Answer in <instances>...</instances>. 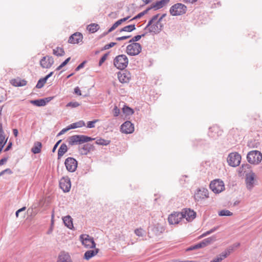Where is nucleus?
<instances>
[{"label":"nucleus","instance_id":"obj_5","mask_svg":"<svg viewBox=\"0 0 262 262\" xmlns=\"http://www.w3.org/2000/svg\"><path fill=\"white\" fill-rule=\"evenodd\" d=\"M241 161V156L237 152H231L227 157V162L230 166H238Z\"/></svg>","mask_w":262,"mask_h":262},{"label":"nucleus","instance_id":"obj_22","mask_svg":"<svg viewBox=\"0 0 262 262\" xmlns=\"http://www.w3.org/2000/svg\"><path fill=\"white\" fill-rule=\"evenodd\" d=\"M232 249H229L223 252L220 255L214 258L212 262H220L222 261L224 258H226L231 252Z\"/></svg>","mask_w":262,"mask_h":262},{"label":"nucleus","instance_id":"obj_35","mask_svg":"<svg viewBox=\"0 0 262 262\" xmlns=\"http://www.w3.org/2000/svg\"><path fill=\"white\" fill-rule=\"evenodd\" d=\"M53 53L57 56H62L64 55V51L62 48L56 47L53 49Z\"/></svg>","mask_w":262,"mask_h":262},{"label":"nucleus","instance_id":"obj_7","mask_svg":"<svg viewBox=\"0 0 262 262\" xmlns=\"http://www.w3.org/2000/svg\"><path fill=\"white\" fill-rule=\"evenodd\" d=\"M209 186L210 189L215 193H219L225 189L223 181L219 179L212 181Z\"/></svg>","mask_w":262,"mask_h":262},{"label":"nucleus","instance_id":"obj_46","mask_svg":"<svg viewBox=\"0 0 262 262\" xmlns=\"http://www.w3.org/2000/svg\"><path fill=\"white\" fill-rule=\"evenodd\" d=\"M158 16H159V14H157V15H154L152 18L148 21L147 25H146V27H145V29H147V28H148V27H149L152 23L154 21L157 20L158 18Z\"/></svg>","mask_w":262,"mask_h":262},{"label":"nucleus","instance_id":"obj_48","mask_svg":"<svg viewBox=\"0 0 262 262\" xmlns=\"http://www.w3.org/2000/svg\"><path fill=\"white\" fill-rule=\"evenodd\" d=\"M120 110L115 105L113 110V113L115 117H118L120 114Z\"/></svg>","mask_w":262,"mask_h":262},{"label":"nucleus","instance_id":"obj_13","mask_svg":"<svg viewBox=\"0 0 262 262\" xmlns=\"http://www.w3.org/2000/svg\"><path fill=\"white\" fill-rule=\"evenodd\" d=\"M183 215L180 212H174L170 214L168 217V221L170 224H178L182 219H183Z\"/></svg>","mask_w":262,"mask_h":262},{"label":"nucleus","instance_id":"obj_45","mask_svg":"<svg viewBox=\"0 0 262 262\" xmlns=\"http://www.w3.org/2000/svg\"><path fill=\"white\" fill-rule=\"evenodd\" d=\"M80 105V104L76 101L75 102H70L68 103H67L66 106L67 107H71L72 108H75L79 106Z\"/></svg>","mask_w":262,"mask_h":262},{"label":"nucleus","instance_id":"obj_44","mask_svg":"<svg viewBox=\"0 0 262 262\" xmlns=\"http://www.w3.org/2000/svg\"><path fill=\"white\" fill-rule=\"evenodd\" d=\"M145 35L144 34L142 35H138L134 37H133L129 41V43H136V42L139 40L142 37H143Z\"/></svg>","mask_w":262,"mask_h":262},{"label":"nucleus","instance_id":"obj_31","mask_svg":"<svg viewBox=\"0 0 262 262\" xmlns=\"http://www.w3.org/2000/svg\"><path fill=\"white\" fill-rule=\"evenodd\" d=\"M41 146L42 144L40 142H36L31 148V151L35 154H38L41 151Z\"/></svg>","mask_w":262,"mask_h":262},{"label":"nucleus","instance_id":"obj_36","mask_svg":"<svg viewBox=\"0 0 262 262\" xmlns=\"http://www.w3.org/2000/svg\"><path fill=\"white\" fill-rule=\"evenodd\" d=\"M135 29H136L135 25L133 24V25H128V26H126L123 27L120 30V32L124 31V32H132L133 31L135 30Z\"/></svg>","mask_w":262,"mask_h":262},{"label":"nucleus","instance_id":"obj_6","mask_svg":"<svg viewBox=\"0 0 262 262\" xmlns=\"http://www.w3.org/2000/svg\"><path fill=\"white\" fill-rule=\"evenodd\" d=\"M142 50L141 45L139 43H130L126 47V52L130 56L138 55Z\"/></svg>","mask_w":262,"mask_h":262},{"label":"nucleus","instance_id":"obj_9","mask_svg":"<svg viewBox=\"0 0 262 262\" xmlns=\"http://www.w3.org/2000/svg\"><path fill=\"white\" fill-rule=\"evenodd\" d=\"M64 165L69 172H73L77 169L78 162L74 158L68 157L65 160Z\"/></svg>","mask_w":262,"mask_h":262},{"label":"nucleus","instance_id":"obj_10","mask_svg":"<svg viewBox=\"0 0 262 262\" xmlns=\"http://www.w3.org/2000/svg\"><path fill=\"white\" fill-rule=\"evenodd\" d=\"M82 245L86 248H94L95 247L96 244L93 238L86 234H82L80 236Z\"/></svg>","mask_w":262,"mask_h":262},{"label":"nucleus","instance_id":"obj_40","mask_svg":"<svg viewBox=\"0 0 262 262\" xmlns=\"http://www.w3.org/2000/svg\"><path fill=\"white\" fill-rule=\"evenodd\" d=\"M233 213L228 210H222L219 212V215L220 216H231Z\"/></svg>","mask_w":262,"mask_h":262},{"label":"nucleus","instance_id":"obj_4","mask_svg":"<svg viewBox=\"0 0 262 262\" xmlns=\"http://www.w3.org/2000/svg\"><path fill=\"white\" fill-rule=\"evenodd\" d=\"M187 10V7L185 5L177 3L170 7L169 12L172 16H179L185 14Z\"/></svg>","mask_w":262,"mask_h":262},{"label":"nucleus","instance_id":"obj_14","mask_svg":"<svg viewBox=\"0 0 262 262\" xmlns=\"http://www.w3.org/2000/svg\"><path fill=\"white\" fill-rule=\"evenodd\" d=\"M54 59L52 56H46L40 60V65L42 68L49 69L54 63Z\"/></svg>","mask_w":262,"mask_h":262},{"label":"nucleus","instance_id":"obj_38","mask_svg":"<svg viewBox=\"0 0 262 262\" xmlns=\"http://www.w3.org/2000/svg\"><path fill=\"white\" fill-rule=\"evenodd\" d=\"M96 143L98 145H107L110 143V141L102 138H99L96 140Z\"/></svg>","mask_w":262,"mask_h":262},{"label":"nucleus","instance_id":"obj_16","mask_svg":"<svg viewBox=\"0 0 262 262\" xmlns=\"http://www.w3.org/2000/svg\"><path fill=\"white\" fill-rule=\"evenodd\" d=\"M181 212L183 215V219L185 218L188 222H191L196 217V212L190 208H186Z\"/></svg>","mask_w":262,"mask_h":262},{"label":"nucleus","instance_id":"obj_29","mask_svg":"<svg viewBox=\"0 0 262 262\" xmlns=\"http://www.w3.org/2000/svg\"><path fill=\"white\" fill-rule=\"evenodd\" d=\"M85 126V122L83 120H80L78 122L72 123L68 126V129H75L78 127H81Z\"/></svg>","mask_w":262,"mask_h":262},{"label":"nucleus","instance_id":"obj_26","mask_svg":"<svg viewBox=\"0 0 262 262\" xmlns=\"http://www.w3.org/2000/svg\"><path fill=\"white\" fill-rule=\"evenodd\" d=\"M93 148V146L90 144H86L79 149V152L82 155H86Z\"/></svg>","mask_w":262,"mask_h":262},{"label":"nucleus","instance_id":"obj_24","mask_svg":"<svg viewBox=\"0 0 262 262\" xmlns=\"http://www.w3.org/2000/svg\"><path fill=\"white\" fill-rule=\"evenodd\" d=\"M57 262H72L69 254L61 252L58 256Z\"/></svg>","mask_w":262,"mask_h":262},{"label":"nucleus","instance_id":"obj_39","mask_svg":"<svg viewBox=\"0 0 262 262\" xmlns=\"http://www.w3.org/2000/svg\"><path fill=\"white\" fill-rule=\"evenodd\" d=\"M149 10H150V9L148 7L146 10H145L144 11L139 13L138 14H137L136 16H135L134 18L131 19L129 21H131V20H135V19H137L141 18L144 15L146 14Z\"/></svg>","mask_w":262,"mask_h":262},{"label":"nucleus","instance_id":"obj_2","mask_svg":"<svg viewBox=\"0 0 262 262\" xmlns=\"http://www.w3.org/2000/svg\"><path fill=\"white\" fill-rule=\"evenodd\" d=\"M247 159L249 163L257 165L262 160V154L258 150L250 151L247 155Z\"/></svg>","mask_w":262,"mask_h":262},{"label":"nucleus","instance_id":"obj_18","mask_svg":"<svg viewBox=\"0 0 262 262\" xmlns=\"http://www.w3.org/2000/svg\"><path fill=\"white\" fill-rule=\"evenodd\" d=\"M163 25L160 21H157L155 24H152L148 28V31L155 34L159 33L162 29Z\"/></svg>","mask_w":262,"mask_h":262},{"label":"nucleus","instance_id":"obj_61","mask_svg":"<svg viewBox=\"0 0 262 262\" xmlns=\"http://www.w3.org/2000/svg\"><path fill=\"white\" fill-rule=\"evenodd\" d=\"M219 228V227L218 226H216V227H215L212 229H211L210 230H208L209 231V234H210L211 233L214 232V231H215L216 230H217Z\"/></svg>","mask_w":262,"mask_h":262},{"label":"nucleus","instance_id":"obj_59","mask_svg":"<svg viewBox=\"0 0 262 262\" xmlns=\"http://www.w3.org/2000/svg\"><path fill=\"white\" fill-rule=\"evenodd\" d=\"M129 18H130V16H127L126 17H124V18H121L120 19H119V20L120 24H121L123 22H124V21H126L127 20H128Z\"/></svg>","mask_w":262,"mask_h":262},{"label":"nucleus","instance_id":"obj_55","mask_svg":"<svg viewBox=\"0 0 262 262\" xmlns=\"http://www.w3.org/2000/svg\"><path fill=\"white\" fill-rule=\"evenodd\" d=\"M26 209V207H23L17 210L15 212V215L17 217H18L19 213H20V212L25 210Z\"/></svg>","mask_w":262,"mask_h":262},{"label":"nucleus","instance_id":"obj_58","mask_svg":"<svg viewBox=\"0 0 262 262\" xmlns=\"http://www.w3.org/2000/svg\"><path fill=\"white\" fill-rule=\"evenodd\" d=\"M8 160V158H4L0 160V166L4 165Z\"/></svg>","mask_w":262,"mask_h":262},{"label":"nucleus","instance_id":"obj_34","mask_svg":"<svg viewBox=\"0 0 262 262\" xmlns=\"http://www.w3.org/2000/svg\"><path fill=\"white\" fill-rule=\"evenodd\" d=\"M215 237L214 236H211L208 238H206L203 240L201 243L203 247L207 246V245L211 244L212 242L215 241Z\"/></svg>","mask_w":262,"mask_h":262},{"label":"nucleus","instance_id":"obj_42","mask_svg":"<svg viewBox=\"0 0 262 262\" xmlns=\"http://www.w3.org/2000/svg\"><path fill=\"white\" fill-rule=\"evenodd\" d=\"M46 82H47V81L43 78H40L38 81L37 84L36 85V88L37 89L42 88Z\"/></svg>","mask_w":262,"mask_h":262},{"label":"nucleus","instance_id":"obj_28","mask_svg":"<svg viewBox=\"0 0 262 262\" xmlns=\"http://www.w3.org/2000/svg\"><path fill=\"white\" fill-rule=\"evenodd\" d=\"M11 83L15 86H23L27 84V81L24 79H13L11 80Z\"/></svg>","mask_w":262,"mask_h":262},{"label":"nucleus","instance_id":"obj_27","mask_svg":"<svg viewBox=\"0 0 262 262\" xmlns=\"http://www.w3.org/2000/svg\"><path fill=\"white\" fill-rule=\"evenodd\" d=\"M62 220L66 226L70 229L73 228V219L70 215L63 217Z\"/></svg>","mask_w":262,"mask_h":262},{"label":"nucleus","instance_id":"obj_17","mask_svg":"<svg viewBox=\"0 0 262 262\" xmlns=\"http://www.w3.org/2000/svg\"><path fill=\"white\" fill-rule=\"evenodd\" d=\"M118 78L121 83H128L131 78L130 74L127 71H123L118 73Z\"/></svg>","mask_w":262,"mask_h":262},{"label":"nucleus","instance_id":"obj_52","mask_svg":"<svg viewBox=\"0 0 262 262\" xmlns=\"http://www.w3.org/2000/svg\"><path fill=\"white\" fill-rule=\"evenodd\" d=\"M69 130L68 127L66 128H63L57 134V136H61L66 133L67 131Z\"/></svg>","mask_w":262,"mask_h":262},{"label":"nucleus","instance_id":"obj_11","mask_svg":"<svg viewBox=\"0 0 262 262\" xmlns=\"http://www.w3.org/2000/svg\"><path fill=\"white\" fill-rule=\"evenodd\" d=\"M255 174L251 171L246 174L245 183L248 190H251L255 185Z\"/></svg>","mask_w":262,"mask_h":262},{"label":"nucleus","instance_id":"obj_50","mask_svg":"<svg viewBox=\"0 0 262 262\" xmlns=\"http://www.w3.org/2000/svg\"><path fill=\"white\" fill-rule=\"evenodd\" d=\"M115 45H116V42H110V43L108 44H107V45H105L102 50H107L111 48H112L113 47H114Z\"/></svg>","mask_w":262,"mask_h":262},{"label":"nucleus","instance_id":"obj_54","mask_svg":"<svg viewBox=\"0 0 262 262\" xmlns=\"http://www.w3.org/2000/svg\"><path fill=\"white\" fill-rule=\"evenodd\" d=\"M201 248H203L201 242L194 245H193V248H194L195 250Z\"/></svg>","mask_w":262,"mask_h":262},{"label":"nucleus","instance_id":"obj_51","mask_svg":"<svg viewBox=\"0 0 262 262\" xmlns=\"http://www.w3.org/2000/svg\"><path fill=\"white\" fill-rule=\"evenodd\" d=\"M86 63V61H83L81 62L76 68L75 69L76 71H78L81 69L83 68Z\"/></svg>","mask_w":262,"mask_h":262},{"label":"nucleus","instance_id":"obj_3","mask_svg":"<svg viewBox=\"0 0 262 262\" xmlns=\"http://www.w3.org/2000/svg\"><path fill=\"white\" fill-rule=\"evenodd\" d=\"M128 59L124 54L117 56L114 59V66L119 70H124L128 65Z\"/></svg>","mask_w":262,"mask_h":262},{"label":"nucleus","instance_id":"obj_21","mask_svg":"<svg viewBox=\"0 0 262 262\" xmlns=\"http://www.w3.org/2000/svg\"><path fill=\"white\" fill-rule=\"evenodd\" d=\"M170 0H161L159 1H157L155 3H153L151 5L149 8L150 10L151 9H154L155 10L160 9L164 7L166 4H167Z\"/></svg>","mask_w":262,"mask_h":262},{"label":"nucleus","instance_id":"obj_25","mask_svg":"<svg viewBox=\"0 0 262 262\" xmlns=\"http://www.w3.org/2000/svg\"><path fill=\"white\" fill-rule=\"evenodd\" d=\"M7 141L5 140V133L3 129L2 123H0V147H4Z\"/></svg>","mask_w":262,"mask_h":262},{"label":"nucleus","instance_id":"obj_53","mask_svg":"<svg viewBox=\"0 0 262 262\" xmlns=\"http://www.w3.org/2000/svg\"><path fill=\"white\" fill-rule=\"evenodd\" d=\"M129 37H130V36L129 35V36H122V37H117L116 38V39L118 41H121V40H125V39H126L127 38H129Z\"/></svg>","mask_w":262,"mask_h":262},{"label":"nucleus","instance_id":"obj_23","mask_svg":"<svg viewBox=\"0 0 262 262\" xmlns=\"http://www.w3.org/2000/svg\"><path fill=\"white\" fill-rule=\"evenodd\" d=\"M99 250L98 249H95L86 251L84 254V258L86 260H89L96 255L98 253Z\"/></svg>","mask_w":262,"mask_h":262},{"label":"nucleus","instance_id":"obj_32","mask_svg":"<svg viewBox=\"0 0 262 262\" xmlns=\"http://www.w3.org/2000/svg\"><path fill=\"white\" fill-rule=\"evenodd\" d=\"M99 28V25L98 24H95V23L91 24L90 25H89L87 26V30L90 32L92 33H95L97 31H98Z\"/></svg>","mask_w":262,"mask_h":262},{"label":"nucleus","instance_id":"obj_47","mask_svg":"<svg viewBox=\"0 0 262 262\" xmlns=\"http://www.w3.org/2000/svg\"><path fill=\"white\" fill-rule=\"evenodd\" d=\"M99 120L96 119L92 121H89L87 123V127L89 128H94L95 127V123L98 122Z\"/></svg>","mask_w":262,"mask_h":262},{"label":"nucleus","instance_id":"obj_41","mask_svg":"<svg viewBox=\"0 0 262 262\" xmlns=\"http://www.w3.org/2000/svg\"><path fill=\"white\" fill-rule=\"evenodd\" d=\"M121 24L119 21V20H118L117 21H116L113 25V26L109 29V30L107 31V32L106 33H104V35H106V34H107L108 33L113 31V30H114L118 26H119V25H120Z\"/></svg>","mask_w":262,"mask_h":262},{"label":"nucleus","instance_id":"obj_57","mask_svg":"<svg viewBox=\"0 0 262 262\" xmlns=\"http://www.w3.org/2000/svg\"><path fill=\"white\" fill-rule=\"evenodd\" d=\"M61 141V140H59L58 142H56V143L54 145L53 149H52V152H54L56 149V148H57L59 144L60 143V142Z\"/></svg>","mask_w":262,"mask_h":262},{"label":"nucleus","instance_id":"obj_37","mask_svg":"<svg viewBox=\"0 0 262 262\" xmlns=\"http://www.w3.org/2000/svg\"><path fill=\"white\" fill-rule=\"evenodd\" d=\"M123 113L127 116L132 115L134 114V110L129 107L124 105L122 108Z\"/></svg>","mask_w":262,"mask_h":262},{"label":"nucleus","instance_id":"obj_49","mask_svg":"<svg viewBox=\"0 0 262 262\" xmlns=\"http://www.w3.org/2000/svg\"><path fill=\"white\" fill-rule=\"evenodd\" d=\"M108 53H105L104 54L102 57L101 58H100V60H99V64L100 66L101 65L104 61L107 58V57L108 55Z\"/></svg>","mask_w":262,"mask_h":262},{"label":"nucleus","instance_id":"obj_15","mask_svg":"<svg viewBox=\"0 0 262 262\" xmlns=\"http://www.w3.org/2000/svg\"><path fill=\"white\" fill-rule=\"evenodd\" d=\"M120 130L126 134H132L134 131V125L131 122L126 121L121 125Z\"/></svg>","mask_w":262,"mask_h":262},{"label":"nucleus","instance_id":"obj_56","mask_svg":"<svg viewBox=\"0 0 262 262\" xmlns=\"http://www.w3.org/2000/svg\"><path fill=\"white\" fill-rule=\"evenodd\" d=\"M74 93L77 95L80 96L81 95V91L79 87L77 86L74 89Z\"/></svg>","mask_w":262,"mask_h":262},{"label":"nucleus","instance_id":"obj_20","mask_svg":"<svg viewBox=\"0 0 262 262\" xmlns=\"http://www.w3.org/2000/svg\"><path fill=\"white\" fill-rule=\"evenodd\" d=\"M222 134V132L217 126H213L209 128L208 135L213 139H216Z\"/></svg>","mask_w":262,"mask_h":262},{"label":"nucleus","instance_id":"obj_1","mask_svg":"<svg viewBox=\"0 0 262 262\" xmlns=\"http://www.w3.org/2000/svg\"><path fill=\"white\" fill-rule=\"evenodd\" d=\"M95 139L84 135H73L69 137L67 142L69 145L73 146L92 141Z\"/></svg>","mask_w":262,"mask_h":262},{"label":"nucleus","instance_id":"obj_30","mask_svg":"<svg viewBox=\"0 0 262 262\" xmlns=\"http://www.w3.org/2000/svg\"><path fill=\"white\" fill-rule=\"evenodd\" d=\"M67 151L68 147L67 145L62 143L58 150V159H59Z\"/></svg>","mask_w":262,"mask_h":262},{"label":"nucleus","instance_id":"obj_62","mask_svg":"<svg viewBox=\"0 0 262 262\" xmlns=\"http://www.w3.org/2000/svg\"><path fill=\"white\" fill-rule=\"evenodd\" d=\"M219 228V227L218 226H216V227H215L212 229H211L210 230H208L209 231V234H210L211 233L214 232V231H215L216 230H217Z\"/></svg>","mask_w":262,"mask_h":262},{"label":"nucleus","instance_id":"obj_19","mask_svg":"<svg viewBox=\"0 0 262 262\" xmlns=\"http://www.w3.org/2000/svg\"><path fill=\"white\" fill-rule=\"evenodd\" d=\"M83 39L82 34L80 32H76L70 36L68 42L70 43H78Z\"/></svg>","mask_w":262,"mask_h":262},{"label":"nucleus","instance_id":"obj_60","mask_svg":"<svg viewBox=\"0 0 262 262\" xmlns=\"http://www.w3.org/2000/svg\"><path fill=\"white\" fill-rule=\"evenodd\" d=\"M53 74V72H51L50 73H49L48 75H47L45 77H43L44 79H45V80L46 81H47V80L52 76V75Z\"/></svg>","mask_w":262,"mask_h":262},{"label":"nucleus","instance_id":"obj_43","mask_svg":"<svg viewBox=\"0 0 262 262\" xmlns=\"http://www.w3.org/2000/svg\"><path fill=\"white\" fill-rule=\"evenodd\" d=\"M135 233L138 236L142 237L145 235V231L142 228H138L135 230Z\"/></svg>","mask_w":262,"mask_h":262},{"label":"nucleus","instance_id":"obj_33","mask_svg":"<svg viewBox=\"0 0 262 262\" xmlns=\"http://www.w3.org/2000/svg\"><path fill=\"white\" fill-rule=\"evenodd\" d=\"M30 102L37 106H43L46 105V102L43 99L30 100Z\"/></svg>","mask_w":262,"mask_h":262},{"label":"nucleus","instance_id":"obj_63","mask_svg":"<svg viewBox=\"0 0 262 262\" xmlns=\"http://www.w3.org/2000/svg\"><path fill=\"white\" fill-rule=\"evenodd\" d=\"M12 143V142H9L8 145L7 146L6 148L5 149V151H7L11 148Z\"/></svg>","mask_w":262,"mask_h":262},{"label":"nucleus","instance_id":"obj_12","mask_svg":"<svg viewBox=\"0 0 262 262\" xmlns=\"http://www.w3.org/2000/svg\"><path fill=\"white\" fill-rule=\"evenodd\" d=\"M60 188L64 192H68L71 187V183L69 177H62L59 181Z\"/></svg>","mask_w":262,"mask_h":262},{"label":"nucleus","instance_id":"obj_64","mask_svg":"<svg viewBox=\"0 0 262 262\" xmlns=\"http://www.w3.org/2000/svg\"><path fill=\"white\" fill-rule=\"evenodd\" d=\"M71 58L70 57H69L67 59H66L63 62H62L61 64L64 67L68 63V62L70 61Z\"/></svg>","mask_w":262,"mask_h":262},{"label":"nucleus","instance_id":"obj_8","mask_svg":"<svg viewBox=\"0 0 262 262\" xmlns=\"http://www.w3.org/2000/svg\"><path fill=\"white\" fill-rule=\"evenodd\" d=\"M194 198L196 202H200L209 198L208 189L204 187L197 189L194 193Z\"/></svg>","mask_w":262,"mask_h":262}]
</instances>
